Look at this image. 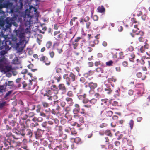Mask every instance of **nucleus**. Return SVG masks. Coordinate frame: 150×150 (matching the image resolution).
Segmentation results:
<instances>
[{
	"mask_svg": "<svg viewBox=\"0 0 150 150\" xmlns=\"http://www.w3.org/2000/svg\"><path fill=\"white\" fill-rule=\"evenodd\" d=\"M16 35L19 38L20 41L16 44L17 47H19L20 45H23L25 41V34L23 32L20 30H17L16 31Z\"/></svg>",
	"mask_w": 150,
	"mask_h": 150,
	"instance_id": "nucleus-1",
	"label": "nucleus"
},
{
	"mask_svg": "<svg viewBox=\"0 0 150 150\" xmlns=\"http://www.w3.org/2000/svg\"><path fill=\"white\" fill-rule=\"evenodd\" d=\"M7 86H9L11 88L14 86V82L13 81H8L6 82L3 85H0V96H2L4 92H5Z\"/></svg>",
	"mask_w": 150,
	"mask_h": 150,
	"instance_id": "nucleus-2",
	"label": "nucleus"
},
{
	"mask_svg": "<svg viewBox=\"0 0 150 150\" xmlns=\"http://www.w3.org/2000/svg\"><path fill=\"white\" fill-rule=\"evenodd\" d=\"M66 142L61 139H56L55 142L56 147L54 148V150H57V148L61 149L65 146Z\"/></svg>",
	"mask_w": 150,
	"mask_h": 150,
	"instance_id": "nucleus-3",
	"label": "nucleus"
},
{
	"mask_svg": "<svg viewBox=\"0 0 150 150\" xmlns=\"http://www.w3.org/2000/svg\"><path fill=\"white\" fill-rule=\"evenodd\" d=\"M6 29H7L9 28L12 25L13 22L14 21L13 19V18L10 17H7L5 20Z\"/></svg>",
	"mask_w": 150,
	"mask_h": 150,
	"instance_id": "nucleus-4",
	"label": "nucleus"
},
{
	"mask_svg": "<svg viewBox=\"0 0 150 150\" xmlns=\"http://www.w3.org/2000/svg\"><path fill=\"white\" fill-rule=\"evenodd\" d=\"M73 118L74 120L79 124H82L84 122V117L83 116L77 114L74 115Z\"/></svg>",
	"mask_w": 150,
	"mask_h": 150,
	"instance_id": "nucleus-5",
	"label": "nucleus"
},
{
	"mask_svg": "<svg viewBox=\"0 0 150 150\" xmlns=\"http://www.w3.org/2000/svg\"><path fill=\"white\" fill-rule=\"evenodd\" d=\"M0 69L2 72L6 73L10 71L12 69V67L11 66H5L2 64H0Z\"/></svg>",
	"mask_w": 150,
	"mask_h": 150,
	"instance_id": "nucleus-6",
	"label": "nucleus"
},
{
	"mask_svg": "<svg viewBox=\"0 0 150 150\" xmlns=\"http://www.w3.org/2000/svg\"><path fill=\"white\" fill-rule=\"evenodd\" d=\"M10 139L8 138L7 139L4 140L3 142V144L2 145L0 146L1 149L3 147V149H8L10 147Z\"/></svg>",
	"mask_w": 150,
	"mask_h": 150,
	"instance_id": "nucleus-7",
	"label": "nucleus"
},
{
	"mask_svg": "<svg viewBox=\"0 0 150 150\" xmlns=\"http://www.w3.org/2000/svg\"><path fill=\"white\" fill-rule=\"evenodd\" d=\"M78 18L77 17H74L71 19L70 22V25L71 26L74 25L75 27L78 28L79 22L77 20Z\"/></svg>",
	"mask_w": 150,
	"mask_h": 150,
	"instance_id": "nucleus-8",
	"label": "nucleus"
},
{
	"mask_svg": "<svg viewBox=\"0 0 150 150\" xmlns=\"http://www.w3.org/2000/svg\"><path fill=\"white\" fill-rule=\"evenodd\" d=\"M25 133H21L20 132H16V135L18 136H24L25 134L27 135L29 137H32V132L31 131V130L30 129H28L25 130Z\"/></svg>",
	"mask_w": 150,
	"mask_h": 150,
	"instance_id": "nucleus-9",
	"label": "nucleus"
},
{
	"mask_svg": "<svg viewBox=\"0 0 150 150\" xmlns=\"http://www.w3.org/2000/svg\"><path fill=\"white\" fill-rule=\"evenodd\" d=\"M80 110V105L77 103H76L74 105V108L72 112L74 115L78 114Z\"/></svg>",
	"mask_w": 150,
	"mask_h": 150,
	"instance_id": "nucleus-10",
	"label": "nucleus"
},
{
	"mask_svg": "<svg viewBox=\"0 0 150 150\" xmlns=\"http://www.w3.org/2000/svg\"><path fill=\"white\" fill-rule=\"evenodd\" d=\"M101 105L104 107V109H106L108 108V100L107 99H102L101 100Z\"/></svg>",
	"mask_w": 150,
	"mask_h": 150,
	"instance_id": "nucleus-11",
	"label": "nucleus"
},
{
	"mask_svg": "<svg viewBox=\"0 0 150 150\" xmlns=\"http://www.w3.org/2000/svg\"><path fill=\"white\" fill-rule=\"evenodd\" d=\"M98 117L100 120H104L106 118L105 112L103 111H101L98 115Z\"/></svg>",
	"mask_w": 150,
	"mask_h": 150,
	"instance_id": "nucleus-12",
	"label": "nucleus"
},
{
	"mask_svg": "<svg viewBox=\"0 0 150 150\" xmlns=\"http://www.w3.org/2000/svg\"><path fill=\"white\" fill-rule=\"evenodd\" d=\"M149 45L147 43H145L144 46H142L139 50V51L142 53H143L144 52V50L149 48Z\"/></svg>",
	"mask_w": 150,
	"mask_h": 150,
	"instance_id": "nucleus-13",
	"label": "nucleus"
},
{
	"mask_svg": "<svg viewBox=\"0 0 150 150\" xmlns=\"http://www.w3.org/2000/svg\"><path fill=\"white\" fill-rule=\"evenodd\" d=\"M97 10L98 12L103 13V14L105 13V9L103 6H99L97 8Z\"/></svg>",
	"mask_w": 150,
	"mask_h": 150,
	"instance_id": "nucleus-14",
	"label": "nucleus"
},
{
	"mask_svg": "<svg viewBox=\"0 0 150 150\" xmlns=\"http://www.w3.org/2000/svg\"><path fill=\"white\" fill-rule=\"evenodd\" d=\"M97 84L96 83L90 82L88 83V86L91 89H94L97 86Z\"/></svg>",
	"mask_w": 150,
	"mask_h": 150,
	"instance_id": "nucleus-15",
	"label": "nucleus"
},
{
	"mask_svg": "<svg viewBox=\"0 0 150 150\" xmlns=\"http://www.w3.org/2000/svg\"><path fill=\"white\" fill-rule=\"evenodd\" d=\"M82 49L83 52L85 53L90 52L93 50L92 48L88 46H83V47Z\"/></svg>",
	"mask_w": 150,
	"mask_h": 150,
	"instance_id": "nucleus-16",
	"label": "nucleus"
},
{
	"mask_svg": "<svg viewBox=\"0 0 150 150\" xmlns=\"http://www.w3.org/2000/svg\"><path fill=\"white\" fill-rule=\"evenodd\" d=\"M36 131H34V133L36 139H38L40 138V137H42L41 134H40V132L41 131L37 128H36Z\"/></svg>",
	"mask_w": 150,
	"mask_h": 150,
	"instance_id": "nucleus-17",
	"label": "nucleus"
},
{
	"mask_svg": "<svg viewBox=\"0 0 150 150\" xmlns=\"http://www.w3.org/2000/svg\"><path fill=\"white\" fill-rule=\"evenodd\" d=\"M135 57V55L133 53H130L129 54V59L130 62H134V60Z\"/></svg>",
	"mask_w": 150,
	"mask_h": 150,
	"instance_id": "nucleus-18",
	"label": "nucleus"
},
{
	"mask_svg": "<svg viewBox=\"0 0 150 150\" xmlns=\"http://www.w3.org/2000/svg\"><path fill=\"white\" fill-rule=\"evenodd\" d=\"M106 88L104 89V90L106 93L108 94H111L112 91L111 88L108 86V84H106Z\"/></svg>",
	"mask_w": 150,
	"mask_h": 150,
	"instance_id": "nucleus-19",
	"label": "nucleus"
},
{
	"mask_svg": "<svg viewBox=\"0 0 150 150\" xmlns=\"http://www.w3.org/2000/svg\"><path fill=\"white\" fill-rule=\"evenodd\" d=\"M59 89L65 92L67 90V88L64 84H60L58 86Z\"/></svg>",
	"mask_w": 150,
	"mask_h": 150,
	"instance_id": "nucleus-20",
	"label": "nucleus"
},
{
	"mask_svg": "<svg viewBox=\"0 0 150 150\" xmlns=\"http://www.w3.org/2000/svg\"><path fill=\"white\" fill-rule=\"evenodd\" d=\"M65 100L70 106L72 105L74 103L73 99L71 98L67 97L66 98Z\"/></svg>",
	"mask_w": 150,
	"mask_h": 150,
	"instance_id": "nucleus-21",
	"label": "nucleus"
},
{
	"mask_svg": "<svg viewBox=\"0 0 150 150\" xmlns=\"http://www.w3.org/2000/svg\"><path fill=\"white\" fill-rule=\"evenodd\" d=\"M11 114H13L14 117L15 116H17L19 115L17 109L13 107L11 111Z\"/></svg>",
	"mask_w": 150,
	"mask_h": 150,
	"instance_id": "nucleus-22",
	"label": "nucleus"
},
{
	"mask_svg": "<svg viewBox=\"0 0 150 150\" xmlns=\"http://www.w3.org/2000/svg\"><path fill=\"white\" fill-rule=\"evenodd\" d=\"M90 20V18L89 17L87 16L85 18H81L80 21V23H82L83 24H84V22H87Z\"/></svg>",
	"mask_w": 150,
	"mask_h": 150,
	"instance_id": "nucleus-23",
	"label": "nucleus"
},
{
	"mask_svg": "<svg viewBox=\"0 0 150 150\" xmlns=\"http://www.w3.org/2000/svg\"><path fill=\"white\" fill-rule=\"evenodd\" d=\"M65 117L69 121L72 120V115L69 112H67L65 115Z\"/></svg>",
	"mask_w": 150,
	"mask_h": 150,
	"instance_id": "nucleus-24",
	"label": "nucleus"
},
{
	"mask_svg": "<svg viewBox=\"0 0 150 150\" xmlns=\"http://www.w3.org/2000/svg\"><path fill=\"white\" fill-rule=\"evenodd\" d=\"M17 144L14 141L11 140L10 139V147L14 148L17 146Z\"/></svg>",
	"mask_w": 150,
	"mask_h": 150,
	"instance_id": "nucleus-25",
	"label": "nucleus"
},
{
	"mask_svg": "<svg viewBox=\"0 0 150 150\" xmlns=\"http://www.w3.org/2000/svg\"><path fill=\"white\" fill-rule=\"evenodd\" d=\"M99 41L98 40L95 39L93 42H90V45L92 47L95 46L96 44H97L99 43Z\"/></svg>",
	"mask_w": 150,
	"mask_h": 150,
	"instance_id": "nucleus-26",
	"label": "nucleus"
},
{
	"mask_svg": "<svg viewBox=\"0 0 150 150\" xmlns=\"http://www.w3.org/2000/svg\"><path fill=\"white\" fill-rule=\"evenodd\" d=\"M116 81V79L114 77H112L108 79V81L110 83H111L113 82H115Z\"/></svg>",
	"mask_w": 150,
	"mask_h": 150,
	"instance_id": "nucleus-27",
	"label": "nucleus"
},
{
	"mask_svg": "<svg viewBox=\"0 0 150 150\" xmlns=\"http://www.w3.org/2000/svg\"><path fill=\"white\" fill-rule=\"evenodd\" d=\"M117 61L115 62H113L112 60H110L106 63V65L108 66H112L113 64H116L117 63Z\"/></svg>",
	"mask_w": 150,
	"mask_h": 150,
	"instance_id": "nucleus-28",
	"label": "nucleus"
},
{
	"mask_svg": "<svg viewBox=\"0 0 150 150\" xmlns=\"http://www.w3.org/2000/svg\"><path fill=\"white\" fill-rule=\"evenodd\" d=\"M12 45L10 41L7 40L5 42L4 47L6 49H9V48L8 45Z\"/></svg>",
	"mask_w": 150,
	"mask_h": 150,
	"instance_id": "nucleus-29",
	"label": "nucleus"
},
{
	"mask_svg": "<svg viewBox=\"0 0 150 150\" xmlns=\"http://www.w3.org/2000/svg\"><path fill=\"white\" fill-rule=\"evenodd\" d=\"M121 102L119 100H118V101H114L112 103V105L114 106H121Z\"/></svg>",
	"mask_w": 150,
	"mask_h": 150,
	"instance_id": "nucleus-30",
	"label": "nucleus"
},
{
	"mask_svg": "<svg viewBox=\"0 0 150 150\" xmlns=\"http://www.w3.org/2000/svg\"><path fill=\"white\" fill-rule=\"evenodd\" d=\"M120 90L119 88L116 90L114 93V96L115 97H117L120 96Z\"/></svg>",
	"mask_w": 150,
	"mask_h": 150,
	"instance_id": "nucleus-31",
	"label": "nucleus"
},
{
	"mask_svg": "<svg viewBox=\"0 0 150 150\" xmlns=\"http://www.w3.org/2000/svg\"><path fill=\"white\" fill-rule=\"evenodd\" d=\"M74 142L76 144H81L82 142L81 139L79 137L74 138Z\"/></svg>",
	"mask_w": 150,
	"mask_h": 150,
	"instance_id": "nucleus-32",
	"label": "nucleus"
},
{
	"mask_svg": "<svg viewBox=\"0 0 150 150\" xmlns=\"http://www.w3.org/2000/svg\"><path fill=\"white\" fill-rule=\"evenodd\" d=\"M20 125L22 130H24L26 128H28L26 126V125H25L24 122H21L20 123Z\"/></svg>",
	"mask_w": 150,
	"mask_h": 150,
	"instance_id": "nucleus-33",
	"label": "nucleus"
},
{
	"mask_svg": "<svg viewBox=\"0 0 150 150\" xmlns=\"http://www.w3.org/2000/svg\"><path fill=\"white\" fill-rule=\"evenodd\" d=\"M69 76L71 79L72 81H74L75 80L76 76L72 72H71L69 75Z\"/></svg>",
	"mask_w": 150,
	"mask_h": 150,
	"instance_id": "nucleus-34",
	"label": "nucleus"
},
{
	"mask_svg": "<svg viewBox=\"0 0 150 150\" xmlns=\"http://www.w3.org/2000/svg\"><path fill=\"white\" fill-rule=\"evenodd\" d=\"M122 142L125 143L126 142H127V144L130 146L132 144V142L131 141L128 140L127 138L124 137L122 140Z\"/></svg>",
	"mask_w": 150,
	"mask_h": 150,
	"instance_id": "nucleus-35",
	"label": "nucleus"
},
{
	"mask_svg": "<svg viewBox=\"0 0 150 150\" xmlns=\"http://www.w3.org/2000/svg\"><path fill=\"white\" fill-rule=\"evenodd\" d=\"M86 94L85 93L83 95H79L78 96V98L80 100H83L85 98H86Z\"/></svg>",
	"mask_w": 150,
	"mask_h": 150,
	"instance_id": "nucleus-36",
	"label": "nucleus"
},
{
	"mask_svg": "<svg viewBox=\"0 0 150 150\" xmlns=\"http://www.w3.org/2000/svg\"><path fill=\"white\" fill-rule=\"evenodd\" d=\"M60 45V42H56L54 43L53 44V48L54 49H56V48H58L60 47L59 46Z\"/></svg>",
	"mask_w": 150,
	"mask_h": 150,
	"instance_id": "nucleus-37",
	"label": "nucleus"
},
{
	"mask_svg": "<svg viewBox=\"0 0 150 150\" xmlns=\"http://www.w3.org/2000/svg\"><path fill=\"white\" fill-rule=\"evenodd\" d=\"M103 63L100 61H96L95 63V65L96 67L99 65L103 66Z\"/></svg>",
	"mask_w": 150,
	"mask_h": 150,
	"instance_id": "nucleus-38",
	"label": "nucleus"
},
{
	"mask_svg": "<svg viewBox=\"0 0 150 150\" xmlns=\"http://www.w3.org/2000/svg\"><path fill=\"white\" fill-rule=\"evenodd\" d=\"M105 114L106 115V118L108 117H111L113 114V112L111 111H106Z\"/></svg>",
	"mask_w": 150,
	"mask_h": 150,
	"instance_id": "nucleus-39",
	"label": "nucleus"
},
{
	"mask_svg": "<svg viewBox=\"0 0 150 150\" xmlns=\"http://www.w3.org/2000/svg\"><path fill=\"white\" fill-rule=\"evenodd\" d=\"M96 71L99 74L102 73L103 72V70L100 67H98L96 69Z\"/></svg>",
	"mask_w": 150,
	"mask_h": 150,
	"instance_id": "nucleus-40",
	"label": "nucleus"
},
{
	"mask_svg": "<svg viewBox=\"0 0 150 150\" xmlns=\"http://www.w3.org/2000/svg\"><path fill=\"white\" fill-rule=\"evenodd\" d=\"M105 134L106 135L108 136L111 137L112 135L110 131L109 130H106L105 132Z\"/></svg>",
	"mask_w": 150,
	"mask_h": 150,
	"instance_id": "nucleus-41",
	"label": "nucleus"
},
{
	"mask_svg": "<svg viewBox=\"0 0 150 150\" xmlns=\"http://www.w3.org/2000/svg\"><path fill=\"white\" fill-rule=\"evenodd\" d=\"M10 125L14 127L16 124H17L16 122L14 120H12L11 121H8Z\"/></svg>",
	"mask_w": 150,
	"mask_h": 150,
	"instance_id": "nucleus-42",
	"label": "nucleus"
},
{
	"mask_svg": "<svg viewBox=\"0 0 150 150\" xmlns=\"http://www.w3.org/2000/svg\"><path fill=\"white\" fill-rule=\"evenodd\" d=\"M129 124L131 129H132L133 128V127L134 125V121L132 120H130L129 122Z\"/></svg>",
	"mask_w": 150,
	"mask_h": 150,
	"instance_id": "nucleus-43",
	"label": "nucleus"
},
{
	"mask_svg": "<svg viewBox=\"0 0 150 150\" xmlns=\"http://www.w3.org/2000/svg\"><path fill=\"white\" fill-rule=\"evenodd\" d=\"M63 37V34L62 33H61L58 35L56 39L58 41H59Z\"/></svg>",
	"mask_w": 150,
	"mask_h": 150,
	"instance_id": "nucleus-44",
	"label": "nucleus"
},
{
	"mask_svg": "<svg viewBox=\"0 0 150 150\" xmlns=\"http://www.w3.org/2000/svg\"><path fill=\"white\" fill-rule=\"evenodd\" d=\"M46 65H49L50 64L51 62L49 60L48 58L47 57L44 62Z\"/></svg>",
	"mask_w": 150,
	"mask_h": 150,
	"instance_id": "nucleus-45",
	"label": "nucleus"
},
{
	"mask_svg": "<svg viewBox=\"0 0 150 150\" xmlns=\"http://www.w3.org/2000/svg\"><path fill=\"white\" fill-rule=\"evenodd\" d=\"M44 96H47L48 97V99L49 100L51 101L52 100V96H50L48 93L47 92L43 94Z\"/></svg>",
	"mask_w": 150,
	"mask_h": 150,
	"instance_id": "nucleus-46",
	"label": "nucleus"
},
{
	"mask_svg": "<svg viewBox=\"0 0 150 150\" xmlns=\"http://www.w3.org/2000/svg\"><path fill=\"white\" fill-rule=\"evenodd\" d=\"M97 99L95 98H93L91 99L90 101V103L93 105L95 104L97 102Z\"/></svg>",
	"mask_w": 150,
	"mask_h": 150,
	"instance_id": "nucleus-47",
	"label": "nucleus"
},
{
	"mask_svg": "<svg viewBox=\"0 0 150 150\" xmlns=\"http://www.w3.org/2000/svg\"><path fill=\"white\" fill-rule=\"evenodd\" d=\"M6 102H3L0 103V110L3 109L6 106Z\"/></svg>",
	"mask_w": 150,
	"mask_h": 150,
	"instance_id": "nucleus-48",
	"label": "nucleus"
},
{
	"mask_svg": "<svg viewBox=\"0 0 150 150\" xmlns=\"http://www.w3.org/2000/svg\"><path fill=\"white\" fill-rule=\"evenodd\" d=\"M12 92L13 91L12 90L8 91L5 95L4 97V98L6 99H7V97L9 96L12 93Z\"/></svg>",
	"mask_w": 150,
	"mask_h": 150,
	"instance_id": "nucleus-49",
	"label": "nucleus"
},
{
	"mask_svg": "<svg viewBox=\"0 0 150 150\" xmlns=\"http://www.w3.org/2000/svg\"><path fill=\"white\" fill-rule=\"evenodd\" d=\"M71 134L72 135H76L77 134V132L74 128L71 129Z\"/></svg>",
	"mask_w": 150,
	"mask_h": 150,
	"instance_id": "nucleus-50",
	"label": "nucleus"
},
{
	"mask_svg": "<svg viewBox=\"0 0 150 150\" xmlns=\"http://www.w3.org/2000/svg\"><path fill=\"white\" fill-rule=\"evenodd\" d=\"M5 24V20H4L0 19V26L3 27Z\"/></svg>",
	"mask_w": 150,
	"mask_h": 150,
	"instance_id": "nucleus-51",
	"label": "nucleus"
},
{
	"mask_svg": "<svg viewBox=\"0 0 150 150\" xmlns=\"http://www.w3.org/2000/svg\"><path fill=\"white\" fill-rule=\"evenodd\" d=\"M56 128V129L57 130L58 132H61L62 131V127L61 126H57L55 127Z\"/></svg>",
	"mask_w": 150,
	"mask_h": 150,
	"instance_id": "nucleus-52",
	"label": "nucleus"
},
{
	"mask_svg": "<svg viewBox=\"0 0 150 150\" xmlns=\"http://www.w3.org/2000/svg\"><path fill=\"white\" fill-rule=\"evenodd\" d=\"M72 44L73 45L74 49H77V48L79 45V43L75 42H73L72 43Z\"/></svg>",
	"mask_w": 150,
	"mask_h": 150,
	"instance_id": "nucleus-53",
	"label": "nucleus"
},
{
	"mask_svg": "<svg viewBox=\"0 0 150 150\" xmlns=\"http://www.w3.org/2000/svg\"><path fill=\"white\" fill-rule=\"evenodd\" d=\"M30 120L29 119H28L26 120L25 122H24L26 125V126L27 127V128H28L29 127V124L30 122Z\"/></svg>",
	"mask_w": 150,
	"mask_h": 150,
	"instance_id": "nucleus-54",
	"label": "nucleus"
},
{
	"mask_svg": "<svg viewBox=\"0 0 150 150\" xmlns=\"http://www.w3.org/2000/svg\"><path fill=\"white\" fill-rule=\"evenodd\" d=\"M52 120L54 123L56 125L55 127L56 126H57L59 123V121L58 120L57 118H54Z\"/></svg>",
	"mask_w": 150,
	"mask_h": 150,
	"instance_id": "nucleus-55",
	"label": "nucleus"
},
{
	"mask_svg": "<svg viewBox=\"0 0 150 150\" xmlns=\"http://www.w3.org/2000/svg\"><path fill=\"white\" fill-rule=\"evenodd\" d=\"M49 54L51 58H52L54 57L55 55V53L53 51H50L49 52Z\"/></svg>",
	"mask_w": 150,
	"mask_h": 150,
	"instance_id": "nucleus-56",
	"label": "nucleus"
},
{
	"mask_svg": "<svg viewBox=\"0 0 150 150\" xmlns=\"http://www.w3.org/2000/svg\"><path fill=\"white\" fill-rule=\"evenodd\" d=\"M55 49L57 50L59 54H61L63 51L62 47H58V48H56Z\"/></svg>",
	"mask_w": 150,
	"mask_h": 150,
	"instance_id": "nucleus-57",
	"label": "nucleus"
},
{
	"mask_svg": "<svg viewBox=\"0 0 150 150\" xmlns=\"http://www.w3.org/2000/svg\"><path fill=\"white\" fill-rule=\"evenodd\" d=\"M40 143L45 146H47L48 145V143L46 140H43L42 142H40Z\"/></svg>",
	"mask_w": 150,
	"mask_h": 150,
	"instance_id": "nucleus-58",
	"label": "nucleus"
},
{
	"mask_svg": "<svg viewBox=\"0 0 150 150\" xmlns=\"http://www.w3.org/2000/svg\"><path fill=\"white\" fill-rule=\"evenodd\" d=\"M42 104L43 107L45 108H47L49 106V104L46 102H42Z\"/></svg>",
	"mask_w": 150,
	"mask_h": 150,
	"instance_id": "nucleus-59",
	"label": "nucleus"
},
{
	"mask_svg": "<svg viewBox=\"0 0 150 150\" xmlns=\"http://www.w3.org/2000/svg\"><path fill=\"white\" fill-rule=\"evenodd\" d=\"M66 81L67 82V84L69 86L70 84V79L69 77H67L66 78Z\"/></svg>",
	"mask_w": 150,
	"mask_h": 150,
	"instance_id": "nucleus-60",
	"label": "nucleus"
},
{
	"mask_svg": "<svg viewBox=\"0 0 150 150\" xmlns=\"http://www.w3.org/2000/svg\"><path fill=\"white\" fill-rule=\"evenodd\" d=\"M52 42L51 41H48L46 44V47L47 48H50L52 45Z\"/></svg>",
	"mask_w": 150,
	"mask_h": 150,
	"instance_id": "nucleus-61",
	"label": "nucleus"
},
{
	"mask_svg": "<svg viewBox=\"0 0 150 150\" xmlns=\"http://www.w3.org/2000/svg\"><path fill=\"white\" fill-rule=\"evenodd\" d=\"M91 23L90 22H88L86 23V27L87 29L91 28L90 25H91Z\"/></svg>",
	"mask_w": 150,
	"mask_h": 150,
	"instance_id": "nucleus-62",
	"label": "nucleus"
},
{
	"mask_svg": "<svg viewBox=\"0 0 150 150\" xmlns=\"http://www.w3.org/2000/svg\"><path fill=\"white\" fill-rule=\"evenodd\" d=\"M54 78L58 82H59L61 79V77L60 76H59L58 77L57 76H55Z\"/></svg>",
	"mask_w": 150,
	"mask_h": 150,
	"instance_id": "nucleus-63",
	"label": "nucleus"
},
{
	"mask_svg": "<svg viewBox=\"0 0 150 150\" xmlns=\"http://www.w3.org/2000/svg\"><path fill=\"white\" fill-rule=\"evenodd\" d=\"M93 20L94 21H97L98 19V17L97 15H95L92 16Z\"/></svg>",
	"mask_w": 150,
	"mask_h": 150,
	"instance_id": "nucleus-64",
	"label": "nucleus"
}]
</instances>
